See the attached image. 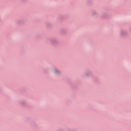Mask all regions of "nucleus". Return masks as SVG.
Masks as SVG:
<instances>
[{
    "instance_id": "f03ea898",
    "label": "nucleus",
    "mask_w": 131,
    "mask_h": 131,
    "mask_svg": "<svg viewBox=\"0 0 131 131\" xmlns=\"http://www.w3.org/2000/svg\"><path fill=\"white\" fill-rule=\"evenodd\" d=\"M55 72V73H57V72Z\"/></svg>"
},
{
    "instance_id": "f257e3e1",
    "label": "nucleus",
    "mask_w": 131,
    "mask_h": 131,
    "mask_svg": "<svg viewBox=\"0 0 131 131\" xmlns=\"http://www.w3.org/2000/svg\"><path fill=\"white\" fill-rule=\"evenodd\" d=\"M55 71H57V70H55Z\"/></svg>"
}]
</instances>
